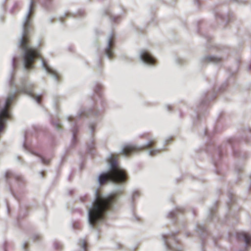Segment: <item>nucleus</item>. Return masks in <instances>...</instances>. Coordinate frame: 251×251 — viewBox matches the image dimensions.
<instances>
[{
  "mask_svg": "<svg viewBox=\"0 0 251 251\" xmlns=\"http://www.w3.org/2000/svg\"><path fill=\"white\" fill-rule=\"evenodd\" d=\"M117 195L116 193L111 194L107 197L97 195L92 207L89 211V221L92 226L94 227L98 222L104 220L105 213L117 200Z\"/></svg>",
  "mask_w": 251,
  "mask_h": 251,
  "instance_id": "f257e3e1",
  "label": "nucleus"
},
{
  "mask_svg": "<svg viewBox=\"0 0 251 251\" xmlns=\"http://www.w3.org/2000/svg\"><path fill=\"white\" fill-rule=\"evenodd\" d=\"M34 11L33 1L31 2L29 11L25 22L24 25V33L21 41V47L25 51L24 59L25 67L26 69L33 68V63L35 59L40 57L39 50L35 48L29 47L30 38L28 34V29L30 26V18Z\"/></svg>",
  "mask_w": 251,
  "mask_h": 251,
  "instance_id": "f03ea898",
  "label": "nucleus"
},
{
  "mask_svg": "<svg viewBox=\"0 0 251 251\" xmlns=\"http://www.w3.org/2000/svg\"><path fill=\"white\" fill-rule=\"evenodd\" d=\"M118 155L111 154L109 163L111 166V171L108 173L101 174L99 178L100 184L102 185L107 181H111L115 183H123L127 179L126 172L120 168L117 164Z\"/></svg>",
  "mask_w": 251,
  "mask_h": 251,
  "instance_id": "7ed1b4c3",
  "label": "nucleus"
},
{
  "mask_svg": "<svg viewBox=\"0 0 251 251\" xmlns=\"http://www.w3.org/2000/svg\"><path fill=\"white\" fill-rule=\"evenodd\" d=\"M16 94L9 96L5 101L0 100V108L2 105L3 107L0 110V132L3 129L6 120L11 119L9 111L10 107Z\"/></svg>",
  "mask_w": 251,
  "mask_h": 251,
  "instance_id": "20e7f679",
  "label": "nucleus"
},
{
  "mask_svg": "<svg viewBox=\"0 0 251 251\" xmlns=\"http://www.w3.org/2000/svg\"><path fill=\"white\" fill-rule=\"evenodd\" d=\"M156 141L154 139L150 140L148 144L142 147H137L133 145H127L123 148L122 153L125 155L127 156L132 153H136L142 151L144 150L149 149L153 147L156 144Z\"/></svg>",
  "mask_w": 251,
  "mask_h": 251,
  "instance_id": "39448f33",
  "label": "nucleus"
},
{
  "mask_svg": "<svg viewBox=\"0 0 251 251\" xmlns=\"http://www.w3.org/2000/svg\"><path fill=\"white\" fill-rule=\"evenodd\" d=\"M18 93H21L27 94L34 98L38 103H40L41 101V98L40 96H34L33 94V89L32 85L26 86L24 85L20 87L18 91Z\"/></svg>",
  "mask_w": 251,
  "mask_h": 251,
  "instance_id": "423d86ee",
  "label": "nucleus"
},
{
  "mask_svg": "<svg viewBox=\"0 0 251 251\" xmlns=\"http://www.w3.org/2000/svg\"><path fill=\"white\" fill-rule=\"evenodd\" d=\"M114 35H111L108 39V47L105 50V53L106 55L110 59L114 57V53L112 49L114 45Z\"/></svg>",
  "mask_w": 251,
  "mask_h": 251,
  "instance_id": "0eeeda50",
  "label": "nucleus"
},
{
  "mask_svg": "<svg viewBox=\"0 0 251 251\" xmlns=\"http://www.w3.org/2000/svg\"><path fill=\"white\" fill-rule=\"evenodd\" d=\"M141 58L144 62L150 64H154L156 62L155 58L146 50L142 51Z\"/></svg>",
  "mask_w": 251,
  "mask_h": 251,
  "instance_id": "6e6552de",
  "label": "nucleus"
},
{
  "mask_svg": "<svg viewBox=\"0 0 251 251\" xmlns=\"http://www.w3.org/2000/svg\"><path fill=\"white\" fill-rule=\"evenodd\" d=\"M238 238L244 240L247 246H251V236L246 232H240L238 234Z\"/></svg>",
  "mask_w": 251,
  "mask_h": 251,
  "instance_id": "1a4fd4ad",
  "label": "nucleus"
},
{
  "mask_svg": "<svg viewBox=\"0 0 251 251\" xmlns=\"http://www.w3.org/2000/svg\"><path fill=\"white\" fill-rule=\"evenodd\" d=\"M43 66L48 73L53 75L57 80H59L60 76L59 74L55 70L51 68L45 61H43Z\"/></svg>",
  "mask_w": 251,
  "mask_h": 251,
  "instance_id": "9d476101",
  "label": "nucleus"
},
{
  "mask_svg": "<svg viewBox=\"0 0 251 251\" xmlns=\"http://www.w3.org/2000/svg\"><path fill=\"white\" fill-rule=\"evenodd\" d=\"M79 244L81 246V247L83 248V249L84 250V251H86V248H87L86 241L84 240H81V241H80Z\"/></svg>",
  "mask_w": 251,
  "mask_h": 251,
  "instance_id": "9b49d317",
  "label": "nucleus"
},
{
  "mask_svg": "<svg viewBox=\"0 0 251 251\" xmlns=\"http://www.w3.org/2000/svg\"><path fill=\"white\" fill-rule=\"evenodd\" d=\"M209 59L210 61H213L214 62H218L221 61V58H217L215 57H210Z\"/></svg>",
  "mask_w": 251,
  "mask_h": 251,
  "instance_id": "f8f14e48",
  "label": "nucleus"
},
{
  "mask_svg": "<svg viewBox=\"0 0 251 251\" xmlns=\"http://www.w3.org/2000/svg\"><path fill=\"white\" fill-rule=\"evenodd\" d=\"M150 137V134L149 133H145L143 134H142L140 136V137L141 138H145V139H149Z\"/></svg>",
  "mask_w": 251,
  "mask_h": 251,
  "instance_id": "ddd939ff",
  "label": "nucleus"
},
{
  "mask_svg": "<svg viewBox=\"0 0 251 251\" xmlns=\"http://www.w3.org/2000/svg\"><path fill=\"white\" fill-rule=\"evenodd\" d=\"M160 151L159 150H151L150 151V154L151 155H155L156 153H159Z\"/></svg>",
  "mask_w": 251,
  "mask_h": 251,
  "instance_id": "4468645a",
  "label": "nucleus"
},
{
  "mask_svg": "<svg viewBox=\"0 0 251 251\" xmlns=\"http://www.w3.org/2000/svg\"><path fill=\"white\" fill-rule=\"evenodd\" d=\"M42 161L43 163L47 164L49 163V160H45L43 157H41Z\"/></svg>",
  "mask_w": 251,
  "mask_h": 251,
  "instance_id": "2eb2a0df",
  "label": "nucleus"
},
{
  "mask_svg": "<svg viewBox=\"0 0 251 251\" xmlns=\"http://www.w3.org/2000/svg\"><path fill=\"white\" fill-rule=\"evenodd\" d=\"M54 125L57 128L59 129L61 127V126L59 122H57L56 124H54Z\"/></svg>",
  "mask_w": 251,
  "mask_h": 251,
  "instance_id": "dca6fc26",
  "label": "nucleus"
},
{
  "mask_svg": "<svg viewBox=\"0 0 251 251\" xmlns=\"http://www.w3.org/2000/svg\"><path fill=\"white\" fill-rule=\"evenodd\" d=\"M11 175H12V174L10 172H7L6 173V177L7 178H10L11 177Z\"/></svg>",
  "mask_w": 251,
  "mask_h": 251,
  "instance_id": "f3484780",
  "label": "nucleus"
},
{
  "mask_svg": "<svg viewBox=\"0 0 251 251\" xmlns=\"http://www.w3.org/2000/svg\"><path fill=\"white\" fill-rule=\"evenodd\" d=\"M139 195L138 192H135L133 194V197L135 198L136 196H138Z\"/></svg>",
  "mask_w": 251,
  "mask_h": 251,
  "instance_id": "a211bd4d",
  "label": "nucleus"
},
{
  "mask_svg": "<svg viewBox=\"0 0 251 251\" xmlns=\"http://www.w3.org/2000/svg\"><path fill=\"white\" fill-rule=\"evenodd\" d=\"M28 246V244L27 243H25L24 245V247L25 249H26Z\"/></svg>",
  "mask_w": 251,
  "mask_h": 251,
  "instance_id": "6ab92c4d",
  "label": "nucleus"
},
{
  "mask_svg": "<svg viewBox=\"0 0 251 251\" xmlns=\"http://www.w3.org/2000/svg\"><path fill=\"white\" fill-rule=\"evenodd\" d=\"M34 237L35 238L36 237L37 239H39L40 238V236L39 235H36Z\"/></svg>",
  "mask_w": 251,
  "mask_h": 251,
  "instance_id": "aec40b11",
  "label": "nucleus"
},
{
  "mask_svg": "<svg viewBox=\"0 0 251 251\" xmlns=\"http://www.w3.org/2000/svg\"><path fill=\"white\" fill-rule=\"evenodd\" d=\"M72 119H73V118H72V117H69V118H68V119H69V121H71V120H72Z\"/></svg>",
  "mask_w": 251,
  "mask_h": 251,
  "instance_id": "412c9836",
  "label": "nucleus"
}]
</instances>
